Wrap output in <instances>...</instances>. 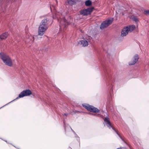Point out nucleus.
I'll use <instances>...</instances> for the list:
<instances>
[{"instance_id": "nucleus-1", "label": "nucleus", "mask_w": 149, "mask_h": 149, "mask_svg": "<svg viewBox=\"0 0 149 149\" xmlns=\"http://www.w3.org/2000/svg\"><path fill=\"white\" fill-rule=\"evenodd\" d=\"M48 20L47 18L43 19L40 24L38 29V35L42 36L44 34L45 31L47 29Z\"/></svg>"}, {"instance_id": "nucleus-2", "label": "nucleus", "mask_w": 149, "mask_h": 149, "mask_svg": "<svg viewBox=\"0 0 149 149\" xmlns=\"http://www.w3.org/2000/svg\"><path fill=\"white\" fill-rule=\"evenodd\" d=\"M0 57L6 65L10 67L13 65V63L11 58L6 54L1 52L0 53Z\"/></svg>"}, {"instance_id": "nucleus-3", "label": "nucleus", "mask_w": 149, "mask_h": 149, "mask_svg": "<svg viewBox=\"0 0 149 149\" xmlns=\"http://www.w3.org/2000/svg\"><path fill=\"white\" fill-rule=\"evenodd\" d=\"M31 94H32L31 91L30 90H29V89H26V90L23 91L22 92L19 94L18 97H17V98H16L15 100H13V101L9 102L7 104H6V105H4V106H3V107H1L0 108V109L2 108V107H5V106H6V105H7L13 102L15 100L18 99L19 98H22V97H24V96H29V95H31Z\"/></svg>"}, {"instance_id": "nucleus-4", "label": "nucleus", "mask_w": 149, "mask_h": 149, "mask_svg": "<svg viewBox=\"0 0 149 149\" xmlns=\"http://www.w3.org/2000/svg\"><path fill=\"white\" fill-rule=\"evenodd\" d=\"M82 105L84 107L91 112L96 113H99L100 111V110L97 108L88 104H82Z\"/></svg>"}, {"instance_id": "nucleus-5", "label": "nucleus", "mask_w": 149, "mask_h": 149, "mask_svg": "<svg viewBox=\"0 0 149 149\" xmlns=\"http://www.w3.org/2000/svg\"><path fill=\"white\" fill-rule=\"evenodd\" d=\"M104 71L105 76L104 80L106 82V84L107 85H110V86H111L113 85L111 81L110 80L111 78V74L109 73V70L105 69L104 70Z\"/></svg>"}, {"instance_id": "nucleus-6", "label": "nucleus", "mask_w": 149, "mask_h": 149, "mask_svg": "<svg viewBox=\"0 0 149 149\" xmlns=\"http://www.w3.org/2000/svg\"><path fill=\"white\" fill-rule=\"evenodd\" d=\"M58 21L60 23V29H62L66 28L68 24L67 21L63 17L59 18H58Z\"/></svg>"}, {"instance_id": "nucleus-7", "label": "nucleus", "mask_w": 149, "mask_h": 149, "mask_svg": "<svg viewBox=\"0 0 149 149\" xmlns=\"http://www.w3.org/2000/svg\"><path fill=\"white\" fill-rule=\"evenodd\" d=\"M113 20V19L112 18L111 19H108L103 21L100 25V29H103L107 27L112 23Z\"/></svg>"}, {"instance_id": "nucleus-8", "label": "nucleus", "mask_w": 149, "mask_h": 149, "mask_svg": "<svg viewBox=\"0 0 149 149\" xmlns=\"http://www.w3.org/2000/svg\"><path fill=\"white\" fill-rule=\"evenodd\" d=\"M105 113L107 115V116L104 118V122L105 123L106 125L109 129H110L111 128H112V129H113L116 132V133L118 134L119 136L120 137H121L120 135L118 133V132L116 131V130H115V129L113 128L112 127L111 122L110 121L108 117V115L107 113Z\"/></svg>"}, {"instance_id": "nucleus-9", "label": "nucleus", "mask_w": 149, "mask_h": 149, "mask_svg": "<svg viewBox=\"0 0 149 149\" xmlns=\"http://www.w3.org/2000/svg\"><path fill=\"white\" fill-rule=\"evenodd\" d=\"M93 8H88L81 10L80 12V13L83 15H87L90 14L92 12Z\"/></svg>"}, {"instance_id": "nucleus-10", "label": "nucleus", "mask_w": 149, "mask_h": 149, "mask_svg": "<svg viewBox=\"0 0 149 149\" xmlns=\"http://www.w3.org/2000/svg\"><path fill=\"white\" fill-rule=\"evenodd\" d=\"M139 58V56L137 54H136L133 57V58L131 60V61L129 63L130 65H134L138 61Z\"/></svg>"}, {"instance_id": "nucleus-11", "label": "nucleus", "mask_w": 149, "mask_h": 149, "mask_svg": "<svg viewBox=\"0 0 149 149\" xmlns=\"http://www.w3.org/2000/svg\"><path fill=\"white\" fill-rule=\"evenodd\" d=\"M63 123H64V125L65 130V133L66 134H67V135L68 134V130L69 131L70 133L72 131V132H74V131L73 130H72V129L71 127L70 126L66 124L65 123V121L64 120V121H63Z\"/></svg>"}, {"instance_id": "nucleus-12", "label": "nucleus", "mask_w": 149, "mask_h": 149, "mask_svg": "<svg viewBox=\"0 0 149 149\" xmlns=\"http://www.w3.org/2000/svg\"><path fill=\"white\" fill-rule=\"evenodd\" d=\"M128 29L126 27H124L122 30L121 36L122 37L125 36L128 34Z\"/></svg>"}, {"instance_id": "nucleus-13", "label": "nucleus", "mask_w": 149, "mask_h": 149, "mask_svg": "<svg viewBox=\"0 0 149 149\" xmlns=\"http://www.w3.org/2000/svg\"><path fill=\"white\" fill-rule=\"evenodd\" d=\"M6 8V6H5L4 4H2L1 6H0V10L1 12V13L0 14V16H2V13L5 12Z\"/></svg>"}, {"instance_id": "nucleus-14", "label": "nucleus", "mask_w": 149, "mask_h": 149, "mask_svg": "<svg viewBox=\"0 0 149 149\" xmlns=\"http://www.w3.org/2000/svg\"><path fill=\"white\" fill-rule=\"evenodd\" d=\"M66 5L72 6L74 4V0H67L65 2Z\"/></svg>"}, {"instance_id": "nucleus-15", "label": "nucleus", "mask_w": 149, "mask_h": 149, "mask_svg": "<svg viewBox=\"0 0 149 149\" xmlns=\"http://www.w3.org/2000/svg\"><path fill=\"white\" fill-rule=\"evenodd\" d=\"M127 29H128V31H130V32L133 31L135 28V26L134 25L129 26L126 27Z\"/></svg>"}, {"instance_id": "nucleus-16", "label": "nucleus", "mask_w": 149, "mask_h": 149, "mask_svg": "<svg viewBox=\"0 0 149 149\" xmlns=\"http://www.w3.org/2000/svg\"><path fill=\"white\" fill-rule=\"evenodd\" d=\"M79 43L82 45L83 47L87 46L88 44V42L85 40H81Z\"/></svg>"}, {"instance_id": "nucleus-17", "label": "nucleus", "mask_w": 149, "mask_h": 149, "mask_svg": "<svg viewBox=\"0 0 149 149\" xmlns=\"http://www.w3.org/2000/svg\"><path fill=\"white\" fill-rule=\"evenodd\" d=\"M8 32H5L0 36V38L1 39H5L8 36Z\"/></svg>"}, {"instance_id": "nucleus-18", "label": "nucleus", "mask_w": 149, "mask_h": 149, "mask_svg": "<svg viewBox=\"0 0 149 149\" xmlns=\"http://www.w3.org/2000/svg\"><path fill=\"white\" fill-rule=\"evenodd\" d=\"M92 4V2L90 0H86L85 2V4L86 6H89Z\"/></svg>"}, {"instance_id": "nucleus-19", "label": "nucleus", "mask_w": 149, "mask_h": 149, "mask_svg": "<svg viewBox=\"0 0 149 149\" xmlns=\"http://www.w3.org/2000/svg\"><path fill=\"white\" fill-rule=\"evenodd\" d=\"M75 138H76V140L77 141L79 145H80V139L79 138L78 136L77 135L75 134Z\"/></svg>"}, {"instance_id": "nucleus-20", "label": "nucleus", "mask_w": 149, "mask_h": 149, "mask_svg": "<svg viewBox=\"0 0 149 149\" xmlns=\"http://www.w3.org/2000/svg\"><path fill=\"white\" fill-rule=\"evenodd\" d=\"M120 139H122V140L123 141H124V142H125V143L129 147V148H130V149H132V148H131V146L130 145H128V144H127V143H126V142L125 141H124V140H123V139L122 138V137H120Z\"/></svg>"}, {"instance_id": "nucleus-21", "label": "nucleus", "mask_w": 149, "mask_h": 149, "mask_svg": "<svg viewBox=\"0 0 149 149\" xmlns=\"http://www.w3.org/2000/svg\"><path fill=\"white\" fill-rule=\"evenodd\" d=\"M133 20L136 22H138L139 21L138 18L135 17H133Z\"/></svg>"}, {"instance_id": "nucleus-22", "label": "nucleus", "mask_w": 149, "mask_h": 149, "mask_svg": "<svg viewBox=\"0 0 149 149\" xmlns=\"http://www.w3.org/2000/svg\"><path fill=\"white\" fill-rule=\"evenodd\" d=\"M144 13L146 15H149V10H145Z\"/></svg>"}, {"instance_id": "nucleus-23", "label": "nucleus", "mask_w": 149, "mask_h": 149, "mask_svg": "<svg viewBox=\"0 0 149 149\" xmlns=\"http://www.w3.org/2000/svg\"><path fill=\"white\" fill-rule=\"evenodd\" d=\"M68 113H64V114H63V116L64 118H67V116L68 115Z\"/></svg>"}, {"instance_id": "nucleus-24", "label": "nucleus", "mask_w": 149, "mask_h": 149, "mask_svg": "<svg viewBox=\"0 0 149 149\" xmlns=\"http://www.w3.org/2000/svg\"><path fill=\"white\" fill-rule=\"evenodd\" d=\"M122 148H125V147H120V148H117L116 149H121Z\"/></svg>"}, {"instance_id": "nucleus-25", "label": "nucleus", "mask_w": 149, "mask_h": 149, "mask_svg": "<svg viewBox=\"0 0 149 149\" xmlns=\"http://www.w3.org/2000/svg\"><path fill=\"white\" fill-rule=\"evenodd\" d=\"M92 115H94V116H96V114H93Z\"/></svg>"}, {"instance_id": "nucleus-26", "label": "nucleus", "mask_w": 149, "mask_h": 149, "mask_svg": "<svg viewBox=\"0 0 149 149\" xmlns=\"http://www.w3.org/2000/svg\"><path fill=\"white\" fill-rule=\"evenodd\" d=\"M70 148V149H72L71 148Z\"/></svg>"}, {"instance_id": "nucleus-27", "label": "nucleus", "mask_w": 149, "mask_h": 149, "mask_svg": "<svg viewBox=\"0 0 149 149\" xmlns=\"http://www.w3.org/2000/svg\"><path fill=\"white\" fill-rule=\"evenodd\" d=\"M56 2L57 3V1L56 0Z\"/></svg>"}, {"instance_id": "nucleus-28", "label": "nucleus", "mask_w": 149, "mask_h": 149, "mask_svg": "<svg viewBox=\"0 0 149 149\" xmlns=\"http://www.w3.org/2000/svg\"><path fill=\"white\" fill-rule=\"evenodd\" d=\"M33 39H34V37H33ZM33 40H34V39H33Z\"/></svg>"}, {"instance_id": "nucleus-29", "label": "nucleus", "mask_w": 149, "mask_h": 149, "mask_svg": "<svg viewBox=\"0 0 149 149\" xmlns=\"http://www.w3.org/2000/svg\"><path fill=\"white\" fill-rule=\"evenodd\" d=\"M50 9H51V7H50Z\"/></svg>"}, {"instance_id": "nucleus-30", "label": "nucleus", "mask_w": 149, "mask_h": 149, "mask_svg": "<svg viewBox=\"0 0 149 149\" xmlns=\"http://www.w3.org/2000/svg\"><path fill=\"white\" fill-rule=\"evenodd\" d=\"M5 141L6 142H7V141Z\"/></svg>"}]
</instances>
